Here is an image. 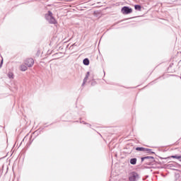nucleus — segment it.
Returning a JSON list of instances; mask_svg holds the SVG:
<instances>
[{"label":"nucleus","mask_w":181,"mask_h":181,"mask_svg":"<svg viewBox=\"0 0 181 181\" xmlns=\"http://www.w3.org/2000/svg\"><path fill=\"white\" fill-rule=\"evenodd\" d=\"M45 18L49 23H57L56 19L54 18L52 11H48V13L45 15Z\"/></svg>","instance_id":"f257e3e1"},{"label":"nucleus","mask_w":181,"mask_h":181,"mask_svg":"<svg viewBox=\"0 0 181 181\" xmlns=\"http://www.w3.org/2000/svg\"><path fill=\"white\" fill-rule=\"evenodd\" d=\"M122 13L123 15H128L129 13H132V8L128 7V6H124L121 10Z\"/></svg>","instance_id":"f03ea898"},{"label":"nucleus","mask_w":181,"mask_h":181,"mask_svg":"<svg viewBox=\"0 0 181 181\" xmlns=\"http://www.w3.org/2000/svg\"><path fill=\"white\" fill-rule=\"evenodd\" d=\"M139 179V175L136 173H132L129 175L130 181H136Z\"/></svg>","instance_id":"7ed1b4c3"},{"label":"nucleus","mask_w":181,"mask_h":181,"mask_svg":"<svg viewBox=\"0 0 181 181\" xmlns=\"http://www.w3.org/2000/svg\"><path fill=\"white\" fill-rule=\"evenodd\" d=\"M25 64L27 67H32L35 64V61L32 58H29L25 61Z\"/></svg>","instance_id":"20e7f679"},{"label":"nucleus","mask_w":181,"mask_h":181,"mask_svg":"<svg viewBox=\"0 0 181 181\" xmlns=\"http://www.w3.org/2000/svg\"><path fill=\"white\" fill-rule=\"evenodd\" d=\"M20 70L21 71H26L28 70V65L23 64L20 66Z\"/></svg>","instance_id":"39448f33"},{"label":"nucleus","mask_w":181,"mask_h":181,"mask_svg":"<svg viewBox=\"0 0 181 181\" xmlns=\"http://www.w3.org/2000/svg\"><path fill=\"white\" fill-rule=\"evenodd\" d=\"M136 151H141V152H145V151H149V149L145 148H144V147H137V148H136Z\"/></svg>","instance_id":"423d86ee"},{"label":"nucleus","mask_w":181,"mask_h":181,"mask_svg":"<svg viewBox=\"0 0 181 181\" xmlns=\"http://www.w3.org/2000/svg\"><path fill=\"white\" fill-rule=\"evenodd\" d=\"M83 64H85V66H88L90 64V60H88V59H83Z\"/></svg>","instance_id":"0eeeda50"},{"label":"nucleus","mask_w":181,"mask_h":181,"mask_svg":"<svg viewBox=\"0 0 181 181\" xmlns=\"http://www.w3.org/2000/svg\"><path fill=\"white\" fill-rule=\"evenodd\" d=\"M130 163H131L132 165H136V158H132V159L130 160Z\"/></svg>","instance_id":"6e6552de"},{"label":"nucleus","mask_w":181,"mask_h":181,"mask_svg":"<svg viewBox=\"0 0 181 181\" xmlns=\"http://www.w3.org/2000/svg\"><path fill=\"white\" fill-rule=\"evenodd\" d=\"M89 76H90V72H87L86 76L83 80V83H86V81H87V78H88Z\"/></svg>","instance_id":"1a4fd4ad"},{"label":"nucleus","mask_w":181,"mask_h":181,"mask_svg":"<svg viewBox=\"0 0 181 181\" xmlns=\"http://www.w3.org/2000/svg\"><path fill=\"white\" fill-rule=\"evenodd\" d=\"M134 9H136V11H141V6L140 5H135L134 6Z\"/></svg>","instance_id":"9d476101"},{"label":"nucleus","mask_w":181,"mask_h":181,"mask_svg":"<svg viewBox=\"0 0 181 181\" xmlns=\"http://www.w3.org/2000/svg\"><path fill=\"white\" fill-rule=\"evenodd\" d=\"M8 77L9 78H13V73L9 72V73L8 74Z\"/></svg>","instance_id":"9b49d317"},{"label":"nucleus","mask_w":181,"mask_h":181,"mask_svg":"<svg viewBox=\"0 0 181 181\" xmlns=\"http://www.w3.org/2000/svg\"><path fill=\"white\" fill-rule=\"evenodd\" d=\"M171 158H174L175 159H179L181 161V156H172Z\"/></svg>","instance_id":"f8f14e48"},{"label":"nucleus","mask_w":181,"mask_h":181,"mask_svg":"<svg viewBox=\"0 0 181 181\" xmlns=\"http://www.w3.org/2000/svg\"><path fill=\"white\" fill-rule=\"evenodd\" d=\"M3 63H4V59H1V62L0 63V69L2 67Z\"/></svg>","instance_id":"ddd939ff"}]
</instances>
